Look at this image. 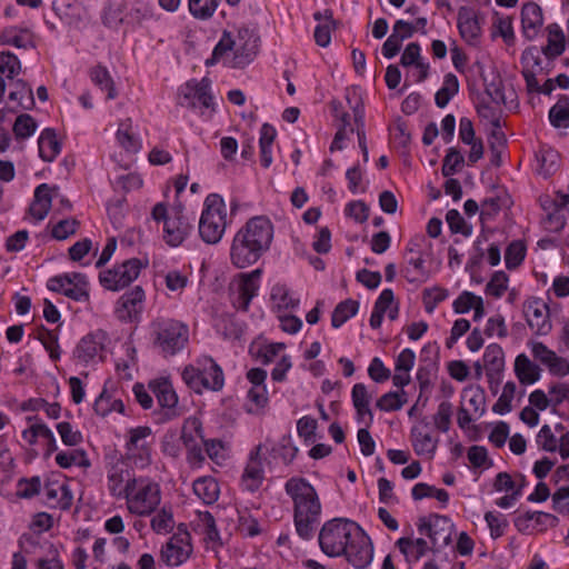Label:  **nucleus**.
Instances as JSON below:
<instances>
[{
    "label": "nucleus",
    "mask_w": 569,
    "mask_h": 569,
    "mask_svg": "<svg viewBox=\"0 0 569 569\" xmlns=\"http://www.w3.org/2000/svg\"><path fill=\"white\" fill-rule=\"evenodd\" d=\"M485 520L490 529V537L492 539L503 536L508 527V520L502 513L488 511L485 515Z\"/></svg>",
    "instance_id": "0e129e2a"
},
{
    "label": "nucleus",
    "mask_w": 569,
    "mask_h": 569,
    "mask_svg": "<svg viewBox=\"0 0 569 569\" xmlns=\"http://www.w3.org/2000/svg\"><path fill=\"white\" fill-rule=\"evenodd\" d=\"M342 556H345L347 561L356 569H365L371 563L373 558V546L370 538L361 528L348 543V548Z\"/></svg>",
    "instance_id": "4468645a"
},
{
    "label": "nucleus",
    "mask_w": 569,
    "mask_h": 569,
    "mask_svg": "<svg viewBox=\"0 0 569 569\" xmlns=\"http://www.w3.org/2000/svg\"><path fill=\"white\" fill-rule=\"evenodd\" d=\"M211 81L203 78L200 81H188L181 90L179 104L187 108H210L212 104Z\"/></svg>",
    "instance_id": "ddd939ff"
},
{
    "label": "nucleus",
    "mask_w": 569,
    "mask_h": 569,
    "mask_svg": "<svg viewBox=\"0 0 569 569\" xmlns=\"http://www.w3.org/2000/svg\"><path fill=\"white\" fill-rule=\"evenodd\" d=\"M124 2L122 0H112L108 3L103 12V23L109 28H117L122 22H127L128 17L123 14Z\"/></svg>",
    "instance_id": "49530a36"
},
{
    "label": "nucleus",
    "mask_w": 569,
    "mask_h": 569,
    "mask_svg": "<svg viewBox=\"0 0 569 569\" xmlns=\"http://www.w3.org/2000/svg\"><path fill=\"white\" fill-rule=\"evenodd\" d=\"M359 529L356 522L343 518L326 521L318 537L321 551L331 558L342 556Z\"/></svg>",
    "instance_id": "0eeeda50"
},
{
    "label": "nucleus",
    "mask_w": 569,
    "mask_h": 569,
    "mask_svg": "<svg viewBox=\"0 0 569 569\" xmlns=\"http://www.w3.org/2000/svg\"><path fill=\"white\" fill-rule=\"evenodd\" d=\"M193 492L206 505H211L218 500L220 489L214 478L206 476L194 480Z\"/></svg>",
    "instance_id": "2f4dec72"
},
{
    "label": "nucleus",
    "mask_w": 569,
    "mask_h": 569,
    "mask_svg": "<svg viewBox=\"0 0 569 569\" xmlns=\"http://www.w3.org/2000/svg\"><path fill=\"white\" fill-rule=\"evenodd\" d=\"M358 309L359 303L352 299H347L338 303L331 316L332 327H341L346 321H348L358 312Z\"/></svg>",
    "instance_id": "37998d69"
},
{
    "label": "nucleus",
    "mask_w": 569,
    "mask_h": 569,
    "mask_svg": "<svg viewBox=\"0 0 569 569\" xmlns=\"http://www.w3.org/2000/svg\"><path fill=\"white\" fill-rule=\"evenodd\" d=\"M273 238L271 221L257 216L249 219L234 234L230 247V261L239 269L254 264L270 248Z\"/></svg>",
    "instance_id": "f257e3e1"
},
{
    "label": "nucleus",
    "mask_w": 569,
    "mask_h": 569,
    "mask_svg": "<svg viewBox=\"0 0 569 569\" xmlns=\"http://www.w3.org/2000/svg\"><path fill=\"white\" fill-rule=\"evenodd\" d=\"M36 129L37 123L28 113L18 116L13 124V132L18 139H27L31 137Z\"/></svg>",
    "instance_id": "052dcab7"
},
{
    "label": "nucleus",
    "mask_w": 569,
    "mask_h": 569,
    "mask_svg": "<svg viewBox=\"0 0 569 569\" xmlns=\"http://www.w3.org/2000/svg\"><path fill=\"white\" fill-rule=\"evenodd\" d=\"M138 475L123 463L113 465L107 471V489L111 497L124 499Z\"/></svg>",
    "instance_id": "2eb2a0df"
},
{
    "label": "nucleus",
    "mask_w": 569,
    "mask_h": 569,
    "mask_svg": "<svg viewBox=\"0 0 569 569\" xmlns=\"http://www.w3.org/2000/svg\"><path fill=\"white\" fill-rule=\"evenodd\" d=\"M97 415L106 417L112 411L124 413V405L121 399L113 397L106 389L99 395L93 403Z\"/></svg>",
    "instance_id": "4c0bfd02"
},
{
    "label": "nucleus",
    "mask_w": 569,
    "mask_h": 569,
    "mask_svg": "<svg viewBox=\"0 0 569 569\" xmlns=\"http://www.w3.org/2000/svg\"><path fill=\"white\" fill-rule=\"evenodd\" d=\"M102 340L99 335H87L77 346V357L80 361L88 363L102 351Z\"/></svg>",
    "instance_id": "473e14b6"
},
{
    "label": "nucleus",
    "mask_w": 569,
    "mask_h": 569,
    "mask_svg": "<svg viewBox=\"0 0 569 569\" xmlns=\"http://www.w3.org/2000/svg\"><path fill=\"white\" fill-rule=\"evenodd\" d=\"M549 121L555 128L569 127V101L560 99L549 110Z\"/></svg>",
    "instance_id": "09e8293b"
},
{
    "label": "nucleus",
    "mask_w": 569,
    "mask_h": 569,
    "mask_svg": "<svg viewBox=\"0 0 569 569\" xmlns=\"http://www.w3.org/2000/svg\"><path fill=\"white\" fill-rule=\"evenodd\" d=\"M144 291L137 286L122 295L118 300L116 313L120 320L127 321L136 318L143 308Z\"/></svg>",
    "instance_id": "4be33fe9"
},
{
    "label": "nucleus",
    "mask_w": 569,
    "mask_h": 569,
    "mask_svg": "<svg viewBox=\"0 0 569 569\" xmlns=\"http://www.w3.org/2000/svg\"><path fill=\"white\" fill-rule=\"evenodd\" d=\"M428 429L429 422L422 418L418 425L411 428L410 438L418 456L432 458L438 447V439L432 437Z\"/></svg>",
    "instance_id": "aec40b11"
},
{
    "label": "nucleus",
    "mask_w": 569,
    "mask_h": 569,
    "mask_svg": "<svg viewBox=\"0 0 569 569\" xmlns=\"http://www.w3.org/2000/svg\"><path fill=\"white\" fill-rule=\"evenodd\" d=\"M261 269L252 270L248 273H241L237 292L233 295L232 305L241 311H247L252 298L257 295L259 289V279L261 277Z\"/></svg>",
    "instance_id": "6ab92c4d"
},
{
    "label": "nucleus",
    "mask_w": 569,
    "mask_h": 569,
    "mask_svg": "<svg viewBox=\"0 0 569 569\" xmlns=\"http://www.w3.org/2000/svg\"><path fill=\"white\" fill-rule=\"evenodd\" d=\"M17 496L23 499H30L37 496L41 490L40 477L21 478L17 483Z\"/></svg>",
    "instance_id": "6e6d98bb"
},
{
    "label": "nucleus",
    "mask_w": 569,
    "mask_h": 569,
    "mask_svg": "<svg viewBox=\"0 0 569 569\" xmlns=\"http://www.w3.org/2000/svg\"><path fill=\"white\" fill-rule=\"evenodd\" d=\"M450 525L446 517L433 516L420 518L418 530L430 538L435 548H441L450 542Z\"/></svg>",
    "instance_id": "a211bd4d"
},
{
    "label": "nucleus",
    "mask_w": 569,
    "mask_h": 569,
    "mask_svg": "<svg viewBox=\"0 0 569 569\" xmlns=\"http://www.w3.org/2000/svg\"><path fill=\"white\" fill-rule=\"evenodd\" d=\"M548 38L547 44L542 47L541 52L549 60L560 57L566 50V36L558 23H550L546 28Z\"/></svg>",
    "instance_id": "393cba45"
},
{
    "label": "nucleus",
    "mask_w": 569,
    "mask_h": 569,
    "mask_svg": "<svg viewBox=\"0 0 569 569\" xmlns=\"http://www.w3.org/2000/svg\"><path fill=\"white\" fill-rule=\"evenodd\" d=\"M458 29L462 39L468 43H475L480 36V26L477 17L468 7H460L458 11Z\"/></svg>",
    "instance_id": "b1692460"
},
{
    "label": "nucleus",
    "mask_w": 569,
    "mask_h": 569,
    "mask_svg": "<svg viewBox=\"0 0 569 569\" xmlns=\"http://www.w3.org/2000/svg\"><path fill=\"white\" fill-rule=\"evenodd\" d=\"M517 386L512 381H508L502 389L501 396L493 405L492 410L496 413L505 415L511 410V401L515 397Z\"/></svg>",
    "instance_id": "bf43d9fd"
},
{
    "label": "nucleus",
    "mask_w": 569,
    "mask_h": 569,
    "mask_svg": "<svg viewBox=\"0 0 569 569\" xmlns=\"http://www.w3.org/2000/svg\"><path fill=\"white\" fill-rule=\"evenodd\" d=\"M530 348L533 358L546 366L551 376L566 377L569 375V361L558 356L545 343L539 341L531 342Z\"/></svg>",
    "instance_id": "f3484780"
},
{
    "label": "nucleus",
    "mask_w": 569,
    "mask_h": 569,
    "mask_svg": "<svg viewBox=\"0 0 569 569\" xmlns=\"http://www.w3.org/2000/svg\"><path fill=\"white\" fill-rule=\"evenodd\" d=\"M149 388L156 396L160 411V422L169 421L182 415V410L178 407V396L173 389L171 381L167 378H159L150 381Z\"/></svg>",
    "instance_id": "f8f14e48"
},
{
    "label": "nucleus",
    "mask_w": 569,
    "mask_h": 569,
    "mask_svg": "<svg viewBox=\"0 0 569 569\" xmlns=\"http://www.w3.org/2000/svg\"><path fill=\"white\" fill-rule=\"evenodd\" d=\"M174 527L173 515L170 509L162 508L152 519L151 528L157 533H168Z\"/></svg>",
    "instance_id": "680f3d73"
},
{
    "label": "nucleus",
    "mask_w": 569,
    "mask_h": 569,
    "mask_svg": "<svg viewBox=\"0 0 569 569\" xmlns=\"http://www.w3.org/2000/svg\"><path fill=\"white\" fill-rule=\"evenodd\" d=\"M298 453V448L292 443L291 436H283L279 443L271 447L272 459H280L286 466L290 465Z\"/></svg>",
    "instance_id": "a19ab883"
},
{
    "label": "nucleus",
    "mask_w": 569,
    "mask_h": 569,
    "mask_svg": "<svg viewBox=\"0 0 569 569\" xmlns=\"http://www.w3.org/2000/svg\"><path fill=\"white\" fill-rule=\"evenodd\" d=\"M271 299L279 310H293L299 306V299L283 284H276L272 288Z\"/></svg>",
    "instance_id": "c03bdc74"
},
{
    "label": "nucleus",
    "mask_w": 569,
    "mask_h": 569,
    "mask_svg": "<svg viewBox=\"0 0 569 569\" xmlns=\"http://www.w3.org/2000/svg\"><path fill=\"white\" fill-rule=\"evenodd\" d=\"M406 259L407 266L402 270L406 279L411 283L425 282L429 273L425 267L423 256H406Z\"/></svg>",
    "instance_id": "f704fd0d"
},
{
    "label": "nucleus",
    "mask_w": 569,
    "mask_h": 569,
    "mask_svg": "<svg viewBox=\"0 0 569 569\" xmlns=\"http://www.w3.org/2000/svg\"><path fill=\"white\" fill-rule=\"evenodd\" d=\"M262 445H258L249 455V460L241 477V486L253 492L263 481V468L260 459Z\"/></svg>",
    "instance_id": "412c9836"
},
{
    "label": "nucleus",
    "mask_w": 569,
    "mask_h": 569,
    "mask_svg": "<svg viewBox=\"0 0 569 569\" xmlns=\"http://www.w3.org/2000/svg\"><path fill=\"white\" fill-rule=\"evenodd\" d=\"M27 421L30 422L31 426L24 429L21 436L30 446L36 445L39 437L47 441H53V432L47 425L39 422L37 416L27 417Z\"/></svg>",
    "instance_id": "e433bc0d"
},
{
    "label": "nucleus",
    "mask_w": 569,
    "mask_h": 569,
    "mask_svg": "<svg viewBox=\"0 0 569 569\" xmlns=\"http://www.w3.org/2000/svg\"><path fill=\"white\" fill-rule=\"evenodd\" d=\"M465 159L456 148H449L443 158L441 173L443 177H451L463 164Z\"/></svg>",
    "instance_id": "864d4df0"
},
{
    "label": "nucleus",
    "mask_w": 569,
    "mask_h": 569,
    "mask_svg": "<svg viewBox=\"0 0 569 569\" xmlns=\"http://www.w3.org/2000/svg\"><path fill=\"white\" fill-rule=\"evenodd\" d=\"M515 373L521 385H532L540 379L541 369L525 353L515 360Z\"/></svg>",
    "instance_id": "a878e982"
},
{
    "label": "nucleus",
    "mask_w": 569,
    "mask_h": 569,
    "mask_svg": "<svg viewBox=\"0 0 569 569\" xmlns=\"http://www.w3.org/2000/svg\"><path fill=\"white\" fill-rule=\"evenodd\" d=\"M56 462L61 468H70L73 465L80 467H89L90 462L82 450H73L70 452L61 451L56 456Z\"/></svg>",
    "instance_id": "8fccbe9b"
},
{
    "label": "nucleus",
    "mask_w": 569,
    "mask_h": 569,
    "mask_svg": "<svg viewBox=\"0 0 569 569\" xmlns=\"http://www.w3.org/2000/svg\"><path fill=\"white\" fill-rule=\"evenodd\" d=\"M198 526L204 540L213 546H221L220 533L216 525L214 517L209 511L198 512Z\"/></svg>",
    "instance_id": "58836bf2"
},
{
    "label": "nucleus",
    "mask_w": 569,
    "mask_h": 569,
    "mask_svg": "<svg viewBox=\"0 0 569 569\" xmlns=\"http://www.w3.org/2000/svg\"><path fill=\"white\" fill-rule=\"evenodd\" d=\"M335 28V20L329 10L325 11V21L315 29V40L318 46L327 47L331 41V30Z\"/></svg>",
    "instance_id": "603ef678"
},
{
    "label": "nucleus",
    "mask_w": 569,
    "mask_h": 569,
    "mask_svg": "<svg viewBox=\"0 0 569 569\" xmlns=\"http://www.w3.org/2000/svg\"><path fill=\"white\" fill-rule=\"evenodd\" d=\"M116 138L118 143L128 152H138L140 142L132 130V121L130 118L122 120L119 123Z\"/></svg>",
    "instance_id": "c9c22d12"
},
{
    "label": "nucleus",
    "mask_w": 569,
    "mask_h": 569,
    "mask_svg": "<svg viewBox=\"0 0 569 569\" xmlns=\"http://www.w3.org/2000/svg\"><path fill=\"white\" fill-rule=\"evenodd\" d=\"M483 366L490 380L499 377L505 367L502 348L497 343L489 345L483 353Z\"/></svg>",
    "instance_id": "c85d7f7f"
},
{
    "label": "nucleus",
    "mask_w": 569,
    "mask_h": 569,
    "mask_svg": "<svg viewBox=\"0 0 569 569\" xmlns=\"http://www.w3.org/2000/svg\"><path fill=\"white\" fill-rule=\"evenodd\" d=\"M452 413V403L447 400L441 401L438 406L437 412L433 416L435 427L443 433L448 432L451 426Z\"/></svg>",
    "instance_id": "3c124183"
},
{
    "label": "nucleus",
    "mask_w": 569,
    "mask_h": 569,
    "mask_svg": "<svg viewBox=\"0 0 569 569\" xmlns=\"http://www.w3.org/2000/svg\"><path fill=\"white\" fill-rule=\"evenodd\" d=\"M141 271V261L137 258L126 260L113 269L100 273L99 280L103 288L119 291L134 281Z\"/></svg>",
    "instance_id": "9b49d317"
},
{
    "label": "nucleus",
    "mask_w": 569,
    "mask_h": 569,
    "mask_svg": "<svg viewBox=\"0 0 569 569\" xmlns=\"http://www.w3.org/2000/svg\"><path fill=\"white\" fill-rule=\"evenodd\" d=\"M537 446L547 452H555L558 449L559 440L556 438L549 425H543L536 437Z\"/></svg>",
    "instance_id": "69168bd1"
},
{
    "label": "nucleus",
    "mask_w": 569,
    "mask_h": 569,
    "mask_svg": "<svg viewBox=\"0 0 569 569\" xmlns=\"http://www.w3.org/2000/svg\"><path fill=\"white\" fill-rule=\"evenodd\" d=\"M396 545L408 562L418 561L429 550L427 541L422 538L411 539L402 537L397 540Z\"/></svg>",
    "instance_id": "7c9ffc66"
},
{
    "label": "nucleus",
    "mask_w": 569,
    "mask_h": 569,
    "mask_svg": "<svg viewBox=\"0 0 569 569\" xmlns=\"http://www.w3.org/2000/svg\"><path fill=\"white\" fill-rule=\"evenodd\" d=\"M124 500L131 515L148 517L161 503L160 485L148 476L138 475Z\"/></svg>",
    "instance_id": "6e6552de"
},
{
    "label": "nucleus",
    "mask_w": 569,
    "mask_h": 569,
    "mask_svg": "<svg viewBox=\"0 0 569 569\" xmlns=\"http://www.w3.org/2000/svg\"><path fill=\"white\" fill-rule=\"evenodd\" d=\"M21 70L20 60L10 51L0 52V73L13 79Z\"/></svg>",
    "instance_id": "5fc2aeb1"
},
{
    "label": "nucleus",
    "mask_w": 569,
    "mask_h": 569,
    "mask_svg": "<svg viewBox=\"0 0 569 569\" xmlns=\"http://www.w3.org/2000/svg\"><path fill=\"white\" fill-rule=\"evenodd\" d=\"M540 53L542 52L537 47L526 49L521 54L522 71L543 72Z\"/></svg>",
    "instance_id": "13d9d810"
},
{
    "label": "nucleus",
    "mask_w": 569,
    "mask_h": 569,
    "mask_svg": "<svg viewBox=\"0 0 569 569\" xmlns=\"http://www.w3.org/2000/svg\"><path fill=\"white\" fill-rule=\"evenodd\" d=\"M446 221L453 233H461L466 237L470 236L472 232L471 226H468L460 214V212L456 209H451L446 214Z\"/></svg>",
    "instance_id": "774afa93"
},
{
    "label": "nucleus",
    "mask_w": 569,
    "mask_h": 569,
    "mask_svg": "<svg viewBox=\"0 0 569 569\" xmlns=\"http://www.w3.org/2000/svg\"><path fill=\"white\" fill-rule=\"evenodd\" d=\"M459 81L453 73L445 76L442 87L436 92L435 101L437 107L445 108L449 101L458 93Z\"/></svg>",
    "instance_id": "79ce46f5"
},
{
    "label": "nucleus",
    "mask_w": 569,
    "mask_h": 569,
    "mask_svg": "<svg viewBox=\"0 0 569 569\" xmlns=\"http://www.w3.org/2000/svg\"><path fill=\"white\" fill-rule=\"evenodd\" d=\"M526 247L521 241L511 242L505 252V262L508 269H515L523 261Z\"/></svg>",
    "instance_id": "4d7b16f0"
},
{
    "label": "nucleus",
    "mask_w": 569,
    "mask_h": 569,
    "mask_svg": "<svg viewBox=\"0 0 569 569\" xmlns=\"http://www.w3.org/2000/svg\"><path fill=\"white\" fill-rule=\"evenodd\" d=\"M407 402V393L405 390L400 391H389L382 395L377 400V408L381 411H398L403 405Z\"/></svg>",
    "instance_id": "a18cd8bd"
},
{
    "label": "nucleus",
    "mask_w": 569,
    "mask_h": 569,
    "mask_svg": "<svg viewBox=\"0 0 569 569\" xmlns=\"http://www.w3.org/2000/svg\"><path fill=\"white\" fill-rule=\"evenodd\" d=\"M259 36L256 28L243 26L232 36L224 32L213 49L212 57L206 61L207 66L213 64L228 51H233L236 64L249 63L258 53Z\"/></svg>",
    "instance_id": "7ed1b4c3"
},
{
    "label": "nucleus",
    "mask_w": 569,
    "mask_h": 569,
    "mask_svg": "<svg viewBox=\"0 0 569 569\" xmlns=\"http://www.w3.org/2000/svg\"><path fill=\"white\" fill-rule=\"evenodd\" d=\"M523 313L531 330L539 336L548 335L551 330L549 307L539 298H531L523 305Z\"/></svg>",
    "instance_id": "dca6fc26"
},
{
    "label": "nucleus",
    "mask_w": 569,
    "mask_h": 569,
    "mask_svg": "<svg viewBox=\"0 0 569 569\" xmlns=\"http://www.w3.org/2000/svg\"><path fill=\"white\" fill-rule=\"evenodd\" d=\"M192 552L191 535L186 525L180 523L177 531L162 546L160 558L167 566L179 567L191 557Z\"/></svg>",
    "instance_id": "9d476101"
},
{
    "label": "nucleus",
    "mask_w": 569,
    "mask_h": 569,
    "mask_svg": "<svg viewBox=\"0 0 569 569\" xmlns=\"http://www.w3.org/2000/svg\"><path fill=\"white\" fill-rule=\"evenodd\" d=\"M52 198L50 187L47 183L38 186L34 190L33 201L30 204L29 212L37 220H43L51 208Z\"/></svg>",
    "instance_id": "cd10ccee"
},
{
    "label": "nucleus",
    "mask_w": 569,
    "mask_h": 569,
    "mask_svg": "<svg viewBox=\"0 0 569 569\" xmlns=\"http://www.w3.org/2000/svg\"><path fill=\"white\" fill-rule=\"evenodd\" d=\"M521 24L523 36L528 40H533L538 36L543 26V13L538 3L528 1L522 6Z\"/></svg>",
    "instance_id": "5701e85b"
},
{
    "label": "nucleus",
    "mask_w": 569,
    "mask_h": 569,
    "mask_svg": "<svg viewBox=\"0 0 569 569\" xmlns=\"http://www.w3.org/2000/svg\"><path fill=\"white\" fill-rule=\"evenodd\" d=\"M153 347L163 357H172L184 349L189 341V328L182 321L158 318L151 323Z\"/></svg>",
    "instance_id": "20e7f679"
},
{
    "label": "nucleus",
    "mask_w": 569,
    "mask_h": 569,
    "mask_svg": "<svg viewBox=\"0 0 569 569\" xmlns=\"http://www.w3.org/2000/svg\"><path fill=\"white\" fill-rule=\"evenodd\" d=\"M461 406L470 409L475 417L480 418L486 411V395L480 386H469L461 392Z\"/></svg>",
    "instance_id": "bb28decb"
},
{
    "label": "nucleus",
    "mask_w": 569,
    "mask_h": 569,
    "mask_svg": "<svg viewBox=\"0 0 569 569\" xmlns=\"http://www.w3.org/2000/svg\"><path fill=\"white\" fill-rule=\"evenodd\" d=\"M448 290L440 287L427 288L423 290V305L428 313H432L438 306L448 297Z\"/></svg>",
    "instance_id": "e2e57ef3"
},
{
    "label": "nucleus",
    "mask_w": 569,
    "mask_h": 569,
    "mask_svg": "<svg viewBox=\"0 0 569 569\" xmlns=\"http://www.w3.org/2000/svg\"><path fill=\"white\" fill-rule=\"evenodd\" d=\"M284 491L293 502L297 535L303 540H310L320 523L322 510L316 488L302 477H292L287 480Z\"/></svg>",
    "instance_id": "f03ea898"
},
{
    "label": "nucleus",
    "mask_w": 569,
    "mask_h": 569,
    "mask_svg": "<svg viewBox=\"0 0 569 569\" xmlns=\"http://www.w3.org/2000/svg\"><path fill=\"white\" fill-rule=\"evenodd\" d=\"M90 78L96 86L101 90L107 91L108 100L117 98L118 92L116 90L114 82L106 67L97 66L92 68L90 71Z\"/></svg>",
    "instance_id": "ea45409f"
},
{
    "label": "nucleus",
    "mask_w": 569,
    "mask_h": 569,
    "mask_svg": "<svg viewBox=\"0 0 569 569\" xmlns=\"http://www.w3.org/2000/svg\"><path fill=\"white\" fill-rule=\"evenodd\" d=\"M353 110V117H355V123H356V131L358 136V143L359 148L361 149L363 161H369V152L367 147V140H366V132H365V112L363 108L360 103V101H357L355 106H351Z\"/></svg>",
    "instance_id": "de8ad7c7"
},
{
    "label": "nucleus",
    "mask_w": 569,
    "mask_h": 569,
    "mask_svg": "<svg viewBox=\"0 0 569 569\" xmlns=\"http://www.w3.org/2000/svg\"><path fill=\"white\" fill-rule=\"evenodd\" d=\"M39 154L47 162L53 161L61 151L56 131L53 129H44L38 139Z\"/></svg>",
    "instance_id": "c756f323"
},
{
    "label": "nucleus",
    "mask_w": 569,
    "mask_h": 569,
    "mask_svg": "<svg viewBox=\"0 0 569 569\" xmlns=\"http://www.w3.org/2000/svg\"><path fill=\"white\" fill-rule=\"evenodd\" d=\"M509 278L503 271H496L486 286V292L495 298H500L508 288Z\"/></svg>",
    "instance_id": "338daca9"
},
{
    "label": "nucleus",
    "mask_w": 569,
    "mask_h": 569,
    "mask_svg": "<svg viewBox=\"0 0 569 569\" xmlns=\"http://www.w3.org/2000/svg\"><path fill=\"white\" fill-rule=\"evenodd\" d=\"M156 222H163V240L170 247L180 246L191 233L194 218L189 216L181 207L170 211L163 202H158L151 211Z\"/></svg>",
    "instance_id": "423d86ee"
},
{
    "label": "nucleus",
    "mask_w": 569,
    "mask_h": 569,
    "mask_svg": "<svg viewBox=\"0 0 569 569\" xmlns=\"http://www.w3.org/2000/svg\"><path fill=\"white\" fill-rule=\"evenodd\" d=\"M230 6H237L241 0H226ZM221 0H189L190 13L200 20H207L213 16Z\"/></svg>",
    "instance_id": "72a5a7b5"
},
{
    "label": "nucleus",
    "mask_w": 569,
    "mask_h": 569,
    "mask_svg": "<svg viewBox=\"0 0 569 569\" xmlns=\"http://www.w3.org/2000/svg\"><path fill=\"white\" fill-rule=\"evenodd\" d=\"M181 376L186 385L197 393L204 389L219 391L224 385L221 367L207 356L197 359L194 365L187 366Z\"/></svg>",
    "instance_id": "1a4fd4ad"
},
{
    "label": "nucleus",
    "mask_w": 569,
    "mask_h": 569,
    "mask_svg": "<svg viewBox=\"0 0 569 569\" xmlns=\"http://www.w3.org/2000/svg\"><path fill=\"white\" fill-rule=\"evenodd\" d=\"M228 226L227 206L218 193H210L203 202L198 222L201 240L208 244H217L222 239Z\"/></svg>",
    "instance_id": "39448f33"
}]
</instances>
